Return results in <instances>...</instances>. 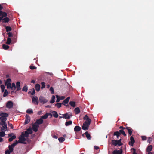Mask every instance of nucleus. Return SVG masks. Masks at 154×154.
<instances>
[{"mask_svg":"<svg viewBox=\"0 0 154 154\" xmlns=\"http://www.w3.org/2000/svg\"><path fill=\"white\" fill-rule=\"evenodd\" d=\"M0 22L1 21L2 19L4 17H5L7 16V13L5 12H3L0 11Z\"/></svg>","mask_w":154,"mask_h":154,"instance_id":"obj_7","label":"nucleus"},{"mask_svg":"<svg viewBox=\"0 0 154 154\" xmlns=\"http://www.w3.org/2000/svg\"><path fill=\"white\" fill-rule=\"evenodd\" d=\"M35 88L37 92H38L40 89V85L38 84H36L35 86Z\"/></svg>","mask_w":154,"mask_h":154,"instance_id":"obj_24","label":"nucleus"},{"mask_svg":"<svg viewBox=\"0 0 154 154\" xmlns=\"http://www.w3.org/2000/svg\"><path fill=\"white\" fill-rule=\"evenodd\" d=\"M41 85H42V86L41 87V89H43L44 88L45 86V83L44 82H42L41 83Z\"/></svg>","mask_w":154,"mask_h":154,"instance_id":"obj_50","label":"nucleus"},{"mask_svg":"<svg viewBox=\"0 0 154 154\" xmlns=\"http://www.w3.org/2000/svg\"><path fill=\"white\" fill-rule=\"evenodd\" d=\"M119 132L121 133V134H123L124 136H126V134L125 133L124 131L122 130H120L119 131Z\"/></svg>","mask_w":154,"mask_h":154,"instance_id":"obj_42","label":"nucleus"},{"mask_svg":"<svg viewBox=\"0 0 154 154\" xmlns=\"http://www.w3.org/2000/svg\"><path fill=\"white\" fill-rule=\"evenodd\" d=\"M131 150L133 151V154H137V153L136 152V149L134 148H132L131 149Z\"/></svg>","mask_w":154,"mask_h":154,"instance_id":"obj_54","label":"nucleus"},{"mask_svg":"<svg viewBox=\"0 0 154 154\" xmlns=\"http://www.w3.org/2000/svg\"><path fill=\"white\" fill-rule=\"evenodd\" d=\"M58 140L60 142L62 143L65 140V139L63 137H61L58 138Z\"/></svg>","mask_w":154,"mask_h":154,"instance_id":"obj_44","label":"nucleus"},{"mask_svg":"<svg viewBox=\"0 0 154 154\" xmlns=\"http://www.w3.org/2000/svg\"><path fill=\"white\" fill-rule=\"evenodd\" d=\"M9 19L8 17H6L3 19H2V21L3 23H8L9 21Z\"/></svg>","mask_w":154,"mask_h":154,"instance_id":"obj_22","label":"nucleus"},{"mask_svg":"<svg viewBox=\"0 0 154 154\" xmlns=\"http://www.w3.org/2000/svg\"><path fill=\"white\" fill-rule=\"evenodd\" d=\"M62 115L63 116V118L66 119H69L72 116V113H70L69 114L67 113L63 114Z\"/></svg>","mask_w":154,"mask_h":154,"instance_id":"obj_5","label":"nucleus"},{"mask_svg":"<svg viewBox=\"0 0 154 154\" xmlns=\"http://www.w3.org/2000/svg\"><path fill=\"white\" fill-rule=\"evenodd\" d=\"M122 149H121L119 150L117 149L114 150L112 152V154H122Z\"/></svg>","mask_w":154,"mask_h":154,"instance_id":"obj_12","label":"nucleus"},{"mask_svg":"<svg viewBox=\"0 0 154 154\" xmlns=\"http://www.w3.org/2000/svg\"><path fill=\"white\" fill-rule=\"evenodd\" d=\"M9 38L13 36L12 33L9 32L8 33Z\"/></svg>","mask_w":154,"mask_h":154,"instance_id":"obj_60","label":"nucleus"},{"mask_svg":"<svg viewBox=\"0 0 154 154\" xmlns=\"http://www.w3.org/2000/svg\"><path fill=\"white\" fill-rule=\"evenodd\" d=\"M112 143L113 145L115 146H116L117 145L120 146V144L118 143L117 140H112Z\"/></svg>","mask_w":154,"mask_h":154,"instance_id":"obj_17","label":"nucleus"},{"mask_svg":"<svg viewBox=\"0 0 154 154\" xmlns=\"http://www.w3.org/2000/svg\"><path fill=\"white\" fill-rule=\"evenodd\" d=\"M16 138V136L15 135H13L11 137H10L8 141L9 142L12 141L13 139H15Z\"/></svg>","mask_w":154,"mask_h":154,"instance_id":"obj_33","label":"nucleus"},{"mask_svg":"<svg viewBox=\"0 0 154 154\" xmlns=\"http://www.w3.org/2000/svg\"><path fill=\"white\" fill-rule=\"evenodd\" d=\"M0 119L7 120L6 118L8 116V115L7 113L5 112H2L0 114Z\"/></svg>","mask_w":154,"mask_h":154,"instance_id":"obj_3","label":"nucleus"},{"mask_svg":"<svg viewBox=\"0 0 154 154\" xmlns=\"http://www.w3.org/2000/svg\"><path fill=\"white\" fill-rule=\"evenodd\" d=\"M121 134V133H120L119 132L117 131L115 132L114 133V135L116 136L117 137V138H118L119 137L120 135Z\"/></svg>","mask_w":154,"mask_h":154,"instance_id":"obj_32","label":"nucleus"},{"mask_svg":"<svg viewBox=\"0 0 154 154\" xmlns=\"http://www.w3.org/2000/svg\"><path fill=\"white\" fill-rule=\"evenodd\" d=\"M50 90L51 91V94H54V90L52 87H50Z\"/></svg>","mask_w":154,"mask_h":154,"instance_id":"obj_53","label":"nucleus"},{"mask_svg":"<svg viewBox=\"0 0 154 154\" xmlns=\"http://www.w3.org/2000/svg\"><path fill=\"white\" fill-rule=\"evenodd\" d=\"M11 42V38H8L7 39L6 43L7 44L9 45L10 44Z\"/></svg>","mask_w":154,"mask_h":154,"instance_id":"obj_45","label":"nucleus"},{"mask_svg":"<svg viewBox=\"0 0 154 154\" xmlns=\"http://www.w3.org/2000/svg\"><path fill=\"white\" fill-rule=\"evenodd\" d=\"M81 129V127L79 126H76L74 128V131L75 132H79Z\"/></svg>","mask_w":154,"mask_h":154,"instance_id":"obj_23","label":"nucleus"},{"mask_svg":"<svg viewBox=\"0 0 154 154\" xmlns=\"http://www.w3.org/2000/svg\"><path fill=\"white\" fill-rule=\"evenodd\" d=\"M18 141L17 140H16L11 145V146L14 148L16 146V145L18 144Z\"/></svg>","mask_w":154,"mask_h":154,"instance_id":"obj_41","label":"nucleus"},{"mask_svg":"<svg viewBox=\"0 0 154 154\" xmlns=\"http://www.w3.org/2000/svg\"><path fill=\"white\" fill-rule=\"evenodd\" d=\"M69 104L71 106L73 107H75L76 106L75 103L74 101H70L69 103Z\"/></svg>","mask_w":154,"mask_h":154,"instance_id":"obj_27","label":"nucleus"},{"mask_svg":"<svg viewBox=\"0 0 154 154\" xmlns=\"http://www.w3.org/2000/svg\"><path fill=\"white\" fill-rule=\"evenodd\" d=\"M72 123V121H69L66 122L65 123V125L66 126H69Z\"/></svg>","mask_w":154,"mask_h":154,"instance_id":"obj_35","label":"nucleus"},{"mask_svg":"<svg viewBox=\"0 0 154 154\" xmlns=\"http://www.w3.org/2000/svg\"><path fill=\"white\" fill-rule=\"evenodd\" d=\"M28 90V88L26 85H25L22 89V91L26 92Z\"/></svg>","mask_w":154,"mask_h":154,"instance_id":"obj_38","label":"nucleus"},{"mask_svg":"<svg viewBox=\"0 0 154 154\" xmlns=\"http://www.w3.org/2000/svg\"><path fill=\"white\" fill-rule=\"evenodd\" d=\"M130 141L129 142V144L131 146H133L134 144L135 143V140L132 136H131L130 138Z\"/></svg>","mask_w":154,"mask_h":154,"instance_id":"obj_10","label":"nucleus"},{"mask_svg":"<svg viewBox=\"0 0 154 154\" xmlns=\"http://www.w3.org/2000/svg\"><path fill=\"white\" fill-rule=\"evenodd\" d=\"M35 90L34 88L31 89V91H29L28 92L29 94H31V95H33L35 94Z\"/></svg>","mask_w":154,"mask_h":154,"instance_id":"obj_29","label":"nucleus"},{"mask_svg":"<svg viewBox=\"0 0 154 154\" xmlns=\"http://www.w3.org/2000/svg\"><path fill=\"white\" fill-rule=\"evenodd\" d=\"M83 119L85 120L84 123L90 125L91 122V119L89 118L87 115H86L83 118Z\"/></svg>","mask_w":154,"mask_h":154,"instance_id":"obj_2","label":"nucleus"},{"mask_svg":"<svg viewBox=\"0 0 154 154\" xmlns=\"http://www.w3.org/2000/svg\"><path fill=\"white\" fill-rule=\"evenodd\" d=\"M30 68L31 69L33 70L35 69L36 67L35 66H30Z\"/></svg>","mask_w":154,"mask_h":154,"instance_id":"obj_58","label":"nucleus"},{"mask_svg":"<svg viewBox=\"0 0 154 154\" xmlns=\"http://www.w3.org/2000/svg\"><path fill=\"white\" fill-rule=\"evenodd\" d=\"M152 138L151 137H149V139L147 140V142H149V143H150L152 142Z\"/></svg>","mask_w":154,"mask_h":154,"instance_id":"obj_57","label":"nucleus"},{"mask_svg":"<svg viewBox=\"0 0 154 154\" xmlns=\"http://www.w3.org/2000/svg\"><path fill=\"white\" fill-rule=\"evenodd\" d=\"M63 104V103H58L55 104V106H57L58 108L61 107V105Z\"/></svg>","mask_w":154,"mask_h":154,"instance_id":"obj_40","label":"nucleus"},{"mask_svg":"<svg viewBox=\"0 0 154 154\" xmlns=\"http://www.w3.org/2000/svg\"><path fill=\"white\" fill-rule=\"evenodd\" d=\"M121 140L122 139H121L117 140L118 143L119 144H120V146H121L123 144L121 142Z\"/></svg>","mask_w":154,"mask_h":154,"instance_id":"obj_55","label":"nucleus"},{"mask_svg":"<svg viewBox=\"0 0 154 154\" xmlns=\"http://www.w3.org/2000/svg\"><path fill=\"white\" fill-rule=\"evenodd\" d=\"M30 121V118L29 116L26 114L25 117V120L24 123L25 125H26L29 123Z\"/></svg>","mask_w":154,"mask_h":154,"instance_id":"obj_9","label":"nucleus"},{"mask_svg":"<svg viewBox=\"0 0 154 154\" xmlns=\"http://www.w3.org/2000/svg\"><path fill=\"white\" fill-rule=\"evenodd\" d=\"M0 120H1V122H0V125H5V124H7L5 122L6 120L3 119H0Z\"/></svg>","mask_w":154,"mask_h":154,"instance_id":"obj_30","label":"nucleus"},{"mask_svg":"<svg viewBox=\"0 0 154 154\" xmlns=\"http://www.w3.org/2000/svg\"><path fill=\"white\" fill-rule=\"evenodd\" d=\"M2 47L3 49L5 50H7L9 48V46L7 45L4 44H3Z\"/></svg>","mask_w":154,"mask_h":154,"instance_id":"obj_31","label":"nucleus"},{"mask_svg":"<svg viewBox=\"0 0 154 154\" xmlns=\"http://www.w3.org/2000/svg\"><path fill=\"white\" fill-rule=\"evenodd\" d=\"M74 112L75 114H78L80 112V110L79 107H76L74 110Z\"/></svg>","mask_w":154,"mask_h":154,"instance_id":"obj_18","label":"nucleus"},{"mask_svg":"<svg viewBox=\"0 0 154 154\" xmlns=\"http://www.w3.org/2000/svg\"><path fill=\"white\" fill-rule=\"evenodd\" d=\"M43 120L42 119V118H40L39 119L36 120L35 123L37 125H39L40 124H41L43 123Z\"/></svg>","mask_w":154,"mask_h":154,"instance_id":"obj_15","label":"nucleus"},{"mask_svg":"<svg viewBox=\"0 0 154 154\" xmlns=\"http://www.w3.org/2000/svg\"><path fill=\"white\" fill-rule=\"evenodd\" d=\"M141 138H142V140H146L147 137L145 136H142Z\"/></svg>","mask_w":154,"mask_h":154,"instance_id":"obj_59","label":"nucleus"},{"mask_svg":"<svg viewBox=\"0 0 154 154\" xmlns=\"http://www.w3.org/2000/svg\"><path fill=\"white\" fill-rule=\"evenodd\" d=\"M11 81V79L10 78L8 79L5 82L7 83H10L9 82H10Z\"/></svg>","mask_w":154,"mask_h":154,"instance_id":"obj_61","label":"nucleus"},{"mask_svg":"<svg viewBox=\"0 0 154 154\" xmlns=\"http://www.w3.org/2000/svg\"><path fill=\"white\" fill-rule=\"evenodd\" d=\"M55 97L54 95H53L52 97V99L50 101V103H54L55 102Z\"/></svg>","mask_w":154,"mask_h":154,"instance_id":"obj_39","label":"nucleus"},{"mask_svg":"<svg viewBox=\"0 0 154 154\" xmlns=\"http://www.w3.org/2000/svg\"><path fill=\"white\" fill-rule=\"evenodd\" d=\"M13 103L12 101H8L6 103L7 108L9 109L13 107Z\"/></svg>","mask_w":154,"mask_h":154,"instance_id":"obj_8","label":"nucleus"},{"mask_svg":"<svg viewBox=\"0 0 154 154\" xmlns=\"http://www.w3.org/2000/svg\"><path fill=\"white\" fill-rule=\"evenodd\" d=\"M40 102L42 104H44L48 102V100L42 96H40L39 98Z\"/></svg>","mask_w":154,"mask_h":154,"instance_id":"obj_6","label":"nucleus"},{"mask_svg":"<svg viewBox=\"0 0 154 154\" xmlns=\"http://www.w3.org/2000/svg\"><path fill=\"white\" fill-rule=\"evenodd\" d=\"M70 98V97H68L66 99H65L63 101V103H63V104L66 106V104H67L68 103Z\"/></svg>","mask_w":154,"mask_h":154,"instance_id":"obj_21","label":"nucleus"},{"mask_svg":"<svg viewBox=\"0 0 154 154\" xmlns=\"http://www.w3.org/2000/svg\"><path fill=\"white\" fill-rule=\"evenodd\" d=\"M22 134H23V136H24L25 137H29V134L28 133L27 131H25V133L24 134L23 132H22Z\"/></svg>","mask_w":154,"mask_h":154,"instance_id":"obj_36","label":"nucleus"},{"mask_svg":"<svg viewBox=\"0 0 154 154\" xmlns=\"http://www.w3.org/2000/svg\"><path fill=\"white\" fill-rule=\"evenodd\" d=\"M85 135L86 136L87 139L88 140H90L91 139V136L89 133L88 132V131H86L85 133Z\"/></svg>","mask_w":154,"mask_h":154,"instance_id":"obj_19","label":"nucleus"},{"mask_svg":"<svg viewBox=\"0 0 154 154\" xmlns=\"http://www.w3.org/2000/svg\"><path fill=\"white\" fill-rule=\"evenodd\" d=\"M48 113H46L45 115H44L43 116H42L41 117V118H42V119H46L48 117Z\"/></svg>","mask_w":154,"mask_h":154,"instance_id":"obj_47","label":"nucleus"},{"mask_svg":"<svg viewBox=\"0 0 154 154\" xmlns=\"http://www.w3.org/2000/svg\"><path fill=\"white\" fill-rule=\"evenodd\" d=\"M27 113L31 114H32L33 113L32 110V109H28L26 111Z\"/></svg>","mask_w":154,"mask_h":154,"instance_id":"obj_43","label":"nucleus"},{"mask_svg":"<svg viewBox=\"0 0 154 154\" xmlns=\"http://www.w3.org/2000/svg\"><path fill=\"white\" fill-rule=\"evenodd\" d=\"M152 145L148 146L146 149V152H150L152 149Z\"/></svg>","mask_w":154,"mask_h":154,"instance_id":"obj_14","label":"nucleus"},{"mask_svg":"<svg viewBox=\"0 0 154 154\" xmlns=\"http://www.w3.org/2000/svg\"><path fill=\"white\" fill-rule=\"evenodd\" d=\"M16 88H17V91H19L21 89V88H20V83L19 82H16Z\"/></svg>","mask_w":154,"mask_h":154,"instance_id":"obj_20","label":"nucleus"},{"mask_svg":"<svg viewBox=\"0 0 154 154\" xmlns=\"http://www.w3.org/2000/svg\"><path fill=\"white\" fill-rule=\"evenodd\" d=\"M23 135V134H21V135L19 137V140L18 142V143H20L26 144V143L25 141L26 140V139Z\"/></svg>","mask_w":154,"mask_h":154,"instance_id":"obj_1","label":"nucleus"},{"mask_svg":"<svg viewBox=\"0 0 154 154\" xmlns=\"http://www.w3.org/2000/svg\"><path fill=\"white\" fill-rule=\"evenodd\" d=\"M56 97L57 98V100L56 101V102L57 103L59 102L60 100V96L58 95H56Z\"/></svg>","mask_w":154,"mask_h":154,"instance_id":"obj_51","label":"nucleus"},{"mask_svg":"<svg viewBox=\"0 0 154 154\" xmlns=\"http://www.w3.org/2000/svg\"><path fill=\"white\" fill-rule=\"evenodd\" d=\"M89 126V125L83 123L82 127V128L84 130H87L88 129Z\"/></svg>","mask_w":154,"mask_h":154,"instance_id":"obj_13","label":"nucleus"},{"mask_svg":"<svg viewBox=\"0 0 154 154\" xmlns=\"http://www.w3.org/2000/svg\"><path fill=\"white\" fill-rule=\"evenodd\" d=\"M53 116L55 118H57L58 116V115L56 111H54L52 112Z\"/></svg>","mask_w":154,"mask_h":154,"instance_id":"obj_25","label":"nucleus"},{"mask_svg":"<svg viewBox=\"0 0 154 154\" xmlns=\"http://www.w3.org/2000/svg\"><path fill=\"white\" fill-rule=\"evenodd\" d=\"M7 124H5V125H2L1 130L2 131H5L7 130Z\"/></svg>","mask_w":154,"mask_h":154,"instance_id":"obj_26","label":"nucleus"},{"mask_svg":"<svg viewBox=\"0 0 154 154\" xmlns=\"http://www.w3.org/2000/svg\"><path fill=\"white\" fill-rule=\"evenodd\" d=\"M48 116H50V118H51L52 116H53V115H52V114L51 113H48Z\"/></svg>","mask_w":154,"mask_h":154,"instance_id":"obj_64","label":"nucleus"},{"mask_svg":"<svg viewBox=\"0 0 154 154\" xmlns=\"http://www.w3.org/2000/svg\"><path fill=\"white\" fill-rule=\"evenodd\" d=\"M126 129L128 131L129 135L131 136L132 134L133 130L130 127H126Z\"/></svg>","mask_w":154,"mask_h":154,"instance_id":"obj_16","label":"nucleus"},{"mask_svg":"<svg viewBox=\"0 0 154 154\" xmlns=\"http://www.w3.org/2000/svg\"><path fill=\"white\" fill-rule=\"evenodd\" d=\"M5 135V131H2L0 132V136L2 137H3Z\"/></svg>","mask_w":154,"mask_h":154,"instance_id":"obj_49","label":"nucleus"},{"mask_svg":"<svg viewBox=\"0 0 154 154\" xmlns=\"http://www.w3.org/2000/svg\"><path fill=\"white\" fill-rule=\"evenodd\" d=\"M5 92L4 93L3 95L4 97H5L7 96L8 95V92L7 91V90H5Z\"/></svg>","mask_w":154,"mask_h":154,"instance_id":"obj_48","label":"nucleus"},{"mask_svg":"<svg viewBox=\"0 0 154 154\" xmlns=\"http://www.w3.org/2000/svg\"><path fill=\"white\" fill-rule=\"evenodd\" d=\"M5 85L7 86L8 89L11 88V83L5 82Z\"/></svg>","mask_w":154,"mask_h":154,"instance_id":"obj_28","label":"nucleus"},{"mask_svg":"<svg viewBox=\"0 0 154 154\" xmlns=\"http://www.w3.org/2000/svg\"><path fill=\"white\" fill-rule=\"evenodd\" d=\"M8 148L9 151H10V152H13L14 150V148L11 146V145H9L8 146Z\"/></svg>","mask_w":154,"mask_h":154,"instance_id":"obj_46","label":"nucleus"},{"mask_svg":"<svg viewBox=\"0 0 154 154\" xmlns=\"http://www.w3.org/2000/svg\"><path fill=\"white\" fill-rule=\"evenodd\" d=\"M11 152H10V151H9L8 149H7L5 151V154H10V153Z\"/></svg>","mask_w":154,"mask_h":154,"instance_id":"obj_56","label":"nucleus"},{"mask_svg":"<svg viewBox=\"0 0 154 154\" xmlns=\"http://www.w3.org/2000/svg\"><path fill=\"white\" fill-rule=\"evenodd\" d=\"M39 127V125H37L35 123H34L32 125V129L34 131L36 132L38 130V128Z\"/></svg>","mask_w":154,"mask_h":154,"instance_id":"obj_11","label":"nucleus"},{"mask_svg":"<svg viewBox=\"0 0 154 154\" xmlns=\"http://www.w3.org/2000/svg\"><path fill=\"white\" fill-rule=\"evenodd\" d=\"M11 90L13 91H14L16 89V87H11Z\"/></svg>","mask_w":154,"mask_h":154,"instance_id":"obj_63","label":"nucleus"},{"mask_svg":"<svg viewBox=\"0 0 154 154\" xmlns=\"http://www.w3.org/2000/svg\"><path fill=\"white\" fill-rule=\"evenodd\" d=\"M119 128L120 129V130H122L123 131L124 129H126V128H125L122 126H120Z\"/></svg>","mask_w":154,"mask_h":154,"instance_id":"obj_62","label":"nucleus"},{"mask_svg":"<svg viewBox=\"0 0 154 154\" xmlns=\"http://www.w3.org/2000/svg\"><path fill=\"white\" fill-rule=\"evenodd\" d=\"M1 88L2 92H4L5 90V87L4 85H1Z\"/></svg>","mask_w":154,"mask_h":154,"instance_id":"obj_52","label":"nucleus"},{"mask_svg":"<svg viewBox=\"0 0 154 154\" xmlns=\"http://www.w3.org/2000/svg\"><path fill=\"white\" fill-rule=\"evenodd\" d=\"M26 131L30 134H32L33 132L32 131L30 128L27 129Z\"/></svg>","mask_w":154,"mask_h":154,"instance_id":"obj_37","label":"nucleus"},{"mask_svg":"<svg viewBox=\"0 0 154 154\" xmlns=\"http://www.w3.org/2000/svg\"><path fill=\"white\" fill-rule=\"evenodd\" d=\"M32 102L34 104L38 105L39 103V101L37 97H33L32 98Z\"/></svg>","mask_w":154,"mask_h":154,"instance_id":"obj_4","label":"nucleus"},{"mask_svg":"<svg viewBox=\"0 0 154 154\" xmlns=\"http://www.w3.org/2000/svg\"><path fill=\"white\" fill-rule=\"evenodd\" d=\"M5 29L7 32H8L11 30L12 29L10 26H7L5 27Z\"/></svg>","mask_w":154,"mask_h":154,"instance_id":"obj_34","label":"nucleus"}]
</instances>
